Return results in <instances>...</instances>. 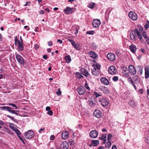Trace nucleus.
Here are the masks:
<instances>
[{
	"instance_id": "1",
	"label": "nucleus",
	"mask_w": 149,
	"mask_h": 149,
	"mask_svg": "<svg viewBox=\"0 0 149 149\" xmlns=\"http://www.w3.org/2000/svg\"><path fill=\"white\" fill-rule=\"evenodd\" d=\"M137 36L139 39L142 41V36L145 39L148 38L147 36V34L145 31H143L142 32H139V30L137 29H135L134 31H132L130 33V37L131 39L133 40H136V36Z\"/></svg>"
},
{
	"instance_id": "2",
	"label": "nucleus",
	"mask_w": 149,
	"mask_h": 149,
	"mask_svg": "<svg viewBox=\"0 0 149 149\" xmlns=\"http://www.w3.org/2000/svg\"><path fill=\"white\" fill-rule=\"evenodd\" d=\"M34 136V132L31 130L28 131L24 134L25 137L27 139H30Z\"/></svg>"
},
{
	"instance_id": "3",
	"label": "nucleus",
	"mask_w": 149,
	"mask_h": 149,
	"mask_svg": "<svg viewBox=\"0 0 149 149\" xmlns=\"http://www.w3.org/2000/svg\"><path fill=\"white\" fill-rule=\"evenodd\" d=\"M59 147L61 149H68L69 148L68 143L66 141H64L63 142H60Z\"/></svg>"
},
{
	"instance_id": "4",
	"label": "nucleus",
	"mask_w": 149,
	"mask_h": 149,
	"mask_svg": "<svg viewBox=\"0 0 149 149\" xmlns=\"http://www.w3.org/2000/svg\"><path fill=\"white\" fill-rule=\"evenodd\" d=\"M16 58L18 62L22 65H23L24 63V58L19 54H16Z\"/></svg>"
},
{
	"instance_id": "5",
	"label": "nucleus",
	"mask_w": 149,
	"mask_h": 149,
	"mask_svg": "<svg viewBox=\"0 0 149 149\" xmlns=\"http://www.w3.org/2000/svg\"><path fill=\"white\" fill-rule=\"evenodd\" d=\"M129 17L132 20L136 21L138 18L136 14L134 12H130L129 13Z\"/></svg>"
},
{
	"instance_id": "6",
	"label": "nucleus",
	"mask_w": 149,
	"mask_h": 149,
	"mask_svg": "<svg viewBox=\"0 0 149 149\" xmlns=\"http://www.w3.org/2000/svg\"><path fill=\"white\" fill-rule=\"evenodd\" d=\"M14 40L15 44L16 46H17L18 47H22V46L23 44L22 41L18 40L17 36L15 37Z\"/></svg>"
},
{
	"instance_id": "7",
	"label": "nucleus",
	"mask_w": 149,
	"mask_h": 149,
	"mask_svg": "<svg viewBox=\"0 0 149 149\" xmlns=\"http://www.w3.org/2000/svg\"><path fill=\"white\" fill-rule=\"evenodd\" d=\"M107 57V59L111 61H114L116 58L115 54L111 53H109L108 54Z\"/></svg>"
},
{
	"instance_id": "8",
	"label": "nucleus",
	"mask_w": 149,
	"mask_h": 149,
	"mask_svg": "<svg viewBox=\"0 0 149 149\" xmlns=\"http://www.w3.org/2000/svg\"><path fill=\"white\" fill-rule=\"evenodd\" d=\"M128 68L129 72L131 75H134L136 73V70L133 65H130L129 66Z\"/></svg>"
},
{
	"instance_id": "9",
	"label": "nucleus",
	"mask_w": 149,
	"mask_h": 149,
	"mask_svg": "<svg viewBox=\"0 0 149 149\" xmlns=\"http://www.w3.org/2000/svg\"><path fill=\"white\" fill-rule=\"evenodd\" d=\"M9 126L12 130L16 133L17 135H18V134H21L20 131L17 129L16 127L14 126V124L10 123L9 125Z\"/></svg>"
},
{
	"instance_id": "10",
	"label": "nucleus",
	"mask_w": 149,
	"mask_h": 149,
	"mask_svg": "<svg viewBox=\"0 0 149 149\" xmlns=\"http://www.w3.org/2000/svg\"><path fill=\"white\" fill-rule=\"evenodd\" d=\"M100 24V20L98 19H94L93 22V26L95 28L99 27Z\"/></svg>"
},
{
	"instance_id": "11",
	"label": "nucleus",
	"mask_w": 149,
	"mask_h": 149,
	"mask_svg": "<svg viewBox=\"0 0 149 149\" xmlns=\"http://www.w3.org/2000/svg\"><path fill=\"white\" fill-rule=\"evenodd\" d=\"M116 69L115 67L113 66H110L108 69L109 73L112 74H115L116 72Z\"/></svg>"
},
{
	"instance_id": "12",
	"label": "nucleus",
	"mask_w": 149,
	"mask_h": 149,
	"mask_svg": "<svg viewBox=\"0 0 149 149\" xmlns=\"http://www.w3.org/2000/svg\"><path fill=\"white\" fill-rule=\"evenodd\" d=\"M78 92L79 94L80 95L84 94L86 91V89L82 86H80L77 89Z\"/></svg>"
},
{
	"instance_id": "13",
	"label": "nucleus",
	"mask_w": 149,
	"mask_h": 149,
	"mask_svg": "<svg viewBox=\"0 0 149 149\" xmlns=\"http://www.w3.org/2000/svg\"><path fill=\"white\" fill-rule=\"evenodd\" d=\"M1 109L3 110L6 109L10 113H11L13 114H14L15 113V111L17 112H19V111L17 110L13 111L11 109V107H9L3 106L1 107Z\"/></svg>"
},
{
	"instance_id": "14",
	"label": "nucleus",
	"mask_w": 149,
	"mask_h": 149,
	"mask_svg": "<svg viewBox=\"0 0 149 149\" xmlns=\"http://www.w3.org/2000/svg\"><path fill=\"white\" fill-rule=\"evenodd\" d=\"M81 73L86 77H88L90 74L88 72V70L85 68H81Z\"/></svg>"
},
{
	"instance_id": "15",
	"label": "nucleus",
	"mask_w": 149,
	"mask_h": 149,
	"mask_svg": "<svg viewBox=\"0 0 149 149\" xmlns=\"http://www.w3.org/2000/svg\"><path fill=\"white\" fill-rule=\"evenodd\" d=\"M90 136L91 138H95L98 136V132L96 130H93L90 133Z\"/></svg>"
},
{
	"instance_id": "16",
	"label": "nucleus",
	"mask_w": 149,
	"mask_h": 149,
	"mask_svg": "<svg viewBox=\"0 0 149 149\" xmlns=\"http://www.w3.org/2000/svg\"><path fill=\"white\" fill-rule=\"evenodd\" d=\"M74 8L67 7L64 10V12L66 14H71L73 13L72 10Z\"/></svg>"
},
{
	"instance_id": "17",
	"label": "nucleus",
	"mask_w": 149,
	"mask_h": 149,
	"mask_svg": "<svg viewBox=\"0 0 149 149\" xmlns=\"http://www.w3.org/2000/svg\"><path fill=\"white\" fill-rule=\"evenodd\" d=\"M94 115L97 118H100L101 117V112L98 110H95L94 112Z\"/></svg>"
},
{
	"instance_id": "18",
	"label": "nucleus",
	"mask_w": 149,
	"mask_h": 149,
	"mask_svg": "<svg viewBox=\"0 0 149 149\" xmlns=\"http://www.w3.org/2000/svg\"><path fill=\"white\" fill-rule=\"evenodd\" d=\"M100 80L101 82L104 85H107L109 84L108 80L105 77H102Z\"/></svg>"
},
{
	"instance_id": "19",
	"label": "nucleus",
	"mask_w": 149,
	"mask_h": 149,
	"mask_svg": "<svg viewBox=\"0 0 149 149\" xmlns=\"http://www.w3.org/2000/svg\"><path fill=\"white\" fill-rule=\"evenodd\" d=\"M101 102L102 105L104 107L107 106L109 104L108 101L105 99L102 100Z\"/></svg>"
},
{
	"instance_id": "20",
	"label": "nucleus",
	"mask_w": 149,
	"mask_h": 149,
	"mask_svg": "<svg viewBox=\"0 0 149 149\" xmlns=\"http://www.w3.org/2000/svg\"><path fill=\"white\" fill-rule=\"evenodd\" d=\"M100 88L104 93L107 94L110 93V91L107 88L104 86H100Z\"/></svg>"
},
{
	"instance_id": "21",
	"label": "nucleus",
	"mask_w": 149,
	"mask_h": 149,
	"mask_svg": "<svg viewBox=\"0 0 149 149\" xmlns=\"http://www.w3.org/2000/svg\"><path fill=\"white\" fill-rule=\"evenodd\" d=\"M149 77V68L148 67L145 68V78L147 79Z\"/></svg>"
},
{
	"instance_id": "22",
	"label": "nucleus",
	"mask_w": 149,
	"mask_h": 149,
	"mask_svg": "<svg viewBox=\"0 0 149 149\" xmlns=\"http://www.w3.org/2000/svg\"><path fill=\"white\" fill-rule=\"evenodd\" d=\"M89 105L91 107H94L96 105V103L94 102L91 99H89L88 102Z\"/></svg>"
},
{
	"instance_id": "23",
	"label": "nucleus",
	"mask_w": 149,
	"mask_h": 149,
	"mask_svg": "<svg viewBox=\"0 0 149 149\" xmlns=\"http://www.w3.org/2000/svg\"><path fill=\"white\" fill-rule=\"evenodd\" d=\"M62 138L64 139H67L69 136L68 133L67 132H65L62 133Z\"/></svg>"
},
{
	"instance_id": "24",
	"label": "nucleus",
	"mask_w": 149,
	"mask_h": 149,
	"mask_svg": "<svg viewBox=\"0 0 149 149\" xmlns=\"http://www.w3.org/2000/svg\"><path fill=\"white\" fill-rule=\"evenodd\" d=\"M90 56L93 58H96L97 57V55L95 53L92 51H91L89 52Z\"/></svg>"
},
{
	"instance_id": "25",
	"label": "nucleus",
	"mask_w": 149,
	"mask_h": 149,
	"mask_svg": "<svg viewBox=\"0 0 149 149\" xmlns=\"http://www.w3.org/2000/svg\"><path fill=\"white\" fill-rule=\"evenodd\" d=\"M107 134H103L101 137H99V139L103 141V143H104L106 141Z\"/></svg>"
},
{
	"instance_id": "26",
	"label": "nucleus",
	"mask_w": 149,
	"mask_h": 149,
	"mask_svg": "<svg viewBox=\"0 0 149 149\" xmlns=\"http://www.w3.org/2000/svg\"><path fill=\"white\" fill-rule=\"evenodd\" d=\"M92 73L93 75L97 76L99 74V72L98 70H97L96 68H94L93 69L92 71Z\"/></svg>"
},
{
	"instance_id": "27",
	"label": "nucleus",
	"mask_w": 149,
	"mask_h": 149,
	"mask_svg": "<svg viewBox=\"0 0 149 149\" xmlns=\"http://www.w3.org/2000/svg\"><path fill=\"white\" fill-rule=\"evenodd\" d=\"M93 146H95L97 145L99 143V142L97 140H93L91 141Z\"/></svg>"
},
{
	"instance_id": "28",
	"label": "nucleus",
	"mask_w": 149,
	"mask_h": 149,
	"mask_svg": "<svg viewBox=\"0 0 149 149\" xmlns=\"http://www.w3.org/2000/svg\"><path fill=\"white\" fill-rule=\"evenodd\" d=\"M123 71L122 72L123 74L125 75H127L129 72L127 68L125 67H123Z\"/></svg>"
},
{
	"instance_id": "29",
	"label": "nucleus",
	"mask_w": 149,
	"mask_h": 149,
	"mask_svg": "<svg viewBox=\"0 0 149 149\" xmlns=\"http://www.w3.org/2000/svg\"><path fill=\"white\" fill-rule=\"evenodd\" d=\"M75 74L76 77L77 78L80 79L84 77L83 76L81 75V74H80L79 72H76Z\"/></svg>"
},
{
	"instance_id": "30",
	"label": "nucleus",
	"mask_w": 149,
	"mask_h": 149,
	"mask_svg": "<svg viewBox=\"0 0 149 149\" xmlns=\"http://www.w3.org/2000/svg\"><path fill=\"white\" fill-rule=\"evenodd\" d=\"M66 61L67 63H69L71 61L70 57L69 56H66L64 58Z\"/></svg>"
},
{
	"instance_id": "31",
	"label": "nucleus",
	"mask_w": 149,
	"mask_h": 149,
	"mask_svg": "<svg viewBox=\"0 0 149 149\" xmlns=\"http://www.w3.org/2000/svg\"><path fill=\"white\" fill-rule=\"evenodd\" d=\"M129 104L132 107H135L136 105L135 102L133 100H130L129 102Z\"/></svg>"
},
{
	"instance_id": "32",
	"label": "nucleus",
	"mask_w": 149,
	"mask_h": 149,
	"mask_svg": "<svg viewBox=\"0 0 149 149\" xmlns=\"http://www.w3.org/2000/svg\"><path fill=\"white\" fill-rule=\"evenodd\" d=\"M95 5V3L93 2H91L89 3L88 6V7L90 8H93Z\"/></svg>"
},
{
	"instance_id": "33",
	"label": "nucleus",
	"mask_w": 149,
	"mask_h": 149,
	"mask_svg": "<svg viewBox=\"0 0 149 149\" xmlns=\"http://www.w3.org/2000/svg\"><path fill=\"white\" fill-rule=\"evenodd\" d=\"M130 48L131 52L133 53H135L136 49V47H130Z\"/></svg>"
},
{
	"instance_id": "34",
	"label": "nucleus",
	"mask_w": 149,
	"mask_h": 149,
	"mask_svg": "<svg viewBox=\"0 0 149 149\" xmlns=\"http://www.w3.org/2000/svg\"><path fill=\"white\" fill-rule=\"evenodd\" d=\"M20 134H18L17 135L19 139L22 141L24 144H25V142L24 140V137L23 136H19Z\"/></svg>"
},
{
	"instance_id": "35",
	"label": "nucleus",
	"mask_w": 149,
	"mask_h": 149,
	"mask_svg": "<svg viewBox=\"0 0 149 149\" xmlns=\"http://www.w3.org/2000/svg\"><path fill=\"white\" fill-rule=\"evenodd\" d=\"M94 31H87L86 32V34H88L93 35L94 33Z\"/></svg>"
},
{
	"instance_id": "36",
	"label": "nucleus",
	"mask_w": 149,
	"mask_h": 149,
	"mask_svg": "<svg viewBox=\"0 0 149 149\" xmlns=\"http://www.w3.org/2000/svg\"><path fill=\"white\" fill-rule=\"evenodd\" d=\"M132 78H133V79L134 80V81L135 82L137 81L139 79V77H138V76L136 75L133 76V77Z\"/></svg>"
},
{
	"instance_id": "37",
	"label": "nucleus",
	"mask_w": 149,
	"mask_h": 149,
	"mask_svg": "<svg viewBox=\"0 0 149 149\" xmlns=\"http://www.w3.org/2000/svg\"><path fill=\"white\" fill-rule=\"evenodd\" d=\"M127 81L130 84H131L134 82L132 80V78L130 77L128 78L127 79Z\"/></svg>"
},
{
	"instance_id": "38",
	"label": "nucleus",
	"mask_w": 149,
	"mask_h": 149,
	"mask_svg": "<svg viewBox=\"0 0 149 149\" xmlns=\"http://www.w3.org/2000/svg\"><path fill=\"white\" fill-rule=\"evenodd\" d=\"M94 68H96L97 70L99 71L101 68V66L99 64H96Z\"/></svg>"
},
{
	"instance_id": "39",
	"label": "nucleus",
	"mask_w": 149,
	"mask_h": 149,
	"mask_svg": "<svg viewBox=\"0 0 149 149\" xmlns=\"http://www.w3.org/2000/svg\"><path fill=\"white\" fill-rule=\"evenodd\" d=\"M112 136V135L111 134H109L108 135L107 140L108 141H110L111 139V137Z\"/></svg>"
},
{
	"instance_id": "40",
	"label": "nucleus",
	"mask_w": 149,
	"mask_h": 149,
	"mask_svg": "<svg viewBox=\"0 0 149 149\" xmlns=\"http://www.w3.org/2000/svg\"><path fill=\"white\" fill-rule=\"evenodd\" d=\"M69 40L71 43L72 46H73V47H75L76 45L74 42L73 40Z\"/></svg>"
},
{
	"instance_id": "41",
	"label": "nucleus",
	"mask_w": 149,
	"mask_h": 149,
	"mask_svg": "<svg viewBox=\"0 0 149 149\" xmlns=\"http://www.w3.org/2000/svg\"><path fill=\"white\" fill-rule=\"evenodd\" d=\"M111 145V142L110 141H109L107 143V145H106V147L108 148H109Z\"/></svg>"
},
{
	"instance_id": "42",
	"label": "nucleus",
	"mask_w": 149,
	"mask_h": 149,
	"mask_svg": "<svg viewBox=\"0 0 149 149\" xmlns=\"http://www.w3.org/2000/svg\"><path fill=\"white\" fill-rule=\"evenodd\" d=\"M9 105H10V106H11L14 107H15V109H17V106H16V105L14 104H13V103H9Z\"/></svg>"
},
{
	"instance_id": "43",
	"label": "nucleus",
	"mask_w": 149,
	"mask_h": 149,
	"mask_svg": "<svg viewBox=\"0 0 149 149\" xmlns=\"http://www.w3.org/2000/svg\"><path fill=\"white\" fill-rule=\"evenodd\" d=\"M57 91L56 92V93L57 95L58 96H60L61 95V92L60 91V89H58Z\"/></svg>"
},
{
	"instance_id": "44",
	"label": "nucleus",
	"mask_w": 149,
	"mask_h": 149,
	"mask_svg": "<svg viewBox=\"0 0 149 149\" xmlns=\"http://www.w3.org/2000/svg\"><path fill=\"white\" fill-rule=\"evenodd\" d=\"M7 116L13 120L15 122L16 121V120L13 117H12L10 115H8Z\"/></svg>"
},
{
	"instance_id": "45",
	"label": "nucleus",
	"mask_w": 149,
	"mask_h": 149,
	"mask_svg": "<svg viewBox=\"0 0 149 149\" xmlns=\"http://www.w3.org/2000/svg\"><path fill=\"white\" fill-rule=\"evenodd\" d=\"M149 27V22H148L146 25H145L144 27L146 30Z\"/></svg>"
},
{
	"instance_id": "46",
	"label": "nucleus",
	"mask_w": 149,
	"mask_h": 149,
	"mask_svg": "<svg viewBox=\"0 0 149 149\" xmlns=\"http://www.w3.org/2000/svg\"><path fill=\"white\" fill-rule=\"evenodd\" d=\"M118 77L117 76H114L113 77V80L114 81H116L118 80Z\"/></svg>"
},
{
	"instance_id": "47",
	"label": "nucleus",
	"mask_w": 149,
	"mask_h": 149,
	"mask_svg": "<svg viewBox=\"0 0 149 149\" xmlns=\"http://www.w3.org/2000/svg\"><path fill=\"white\" fill-rule=\"evenodd\" d=\"M48 114L50 116H51V115H52L53 113V112L52 111L50 110L48 111Z\"/></svg>"
},
{
	"instance_id": "48",
	"label": "nucleus",
	"mask_w": 149,
	"mask_h": 149,
	"mask_svg": "<svg viewBox=\"0 0 149 149\" xmlns=\"http://www.w3.org/2000/svg\"><path fill=\"white\" fill-rule=\"evenodd\" d=\"M87 89L89 90L90 88L88 86V84L86 83H85L84 86Z\"/></svg>"
},
{
	"instance_id": "49",
	"label": "nucleus",
	"mask_w": 149,
	"mask_h": 149,
	"mask_svg": "<svg viewBox=\"0 0 149 149\" xmlns=\"http://www.w3.org/2000/svg\"><path fill=\"white\" fill-rule=\"evenodd\" d=\"M132 85L134 86V89L136 90L137 89L136 87L134 82L131 84Z\"/></svg>"
},
{
	"instance_id": "50",
	"label": "nucleus",
	"mask_w": 149,
	"mask_h": 149,
	"mask_svg": "<svg viewBox=\"0 0 149 149\" xmlns=\"http://www.w3.org/2000/svg\"><path fill=\"white\" fill-rule=\"evenodd\" d=\"M146 40L145 42V43L146 44H149V39L148 38H147L146 39H145Z\"/></svg>"
},
{
	"instance_id": "51",
	"label": "nucleus",
	"mask_w": 149,
	"mask_h": 149,
	"mask_svg": "<svg viewBox=\"0 0 149 149\" xmlns=\"http://www.w3.org/2000/svg\"><path fill=\"white\" fill-rule=\"evenodd\" d=\"M139 72L141 74L142 73V68L141 67L139 69Z\"/></svg>"
},
{
	"instance_id": "52",
	"label": "nucleus",
	"mask_w": 149,
	"mask_h": 149,
	"mask_svg": "<svg viewBox=\"0 0 149 149\" xmlns=\"http://www.w3.org/2000/svg\"><path fill=\"white\" fill-rule=\"evenodd\" d=\"M46 109L47 111H49L51 109V108L49 107L48 106L46 107Z\"/></svg>"
},
{
	"instance_id": "53",
	"label": "nucleus",
	"mask_w": 149,
	"mask_h": 149,
	"mask_svg": "<svg viewBox=\"0 0 149 149\" xmlns=\"http://www.w3.org/2000/svg\"><path fill=\"white\" fill-rule=\"evenodd\" d=\"M139 32H140L141 31V32H142L143 31V28L142 27H140L139 28Z\"/></svg>"
},
{
	"instance_id": "54",
	"label": "nucleus",
	"mask_w": 149,
	"mask_h": 149,
	"mask_svg": "<svg viewBox=\"0 0 149 149\" xmlns=\"http://www.w3.org/2000/svg\"><path fill=\"white\" fill-rule=\"evenodd\" d=\"M44 11L42 10H41L39 12V13L40 14H43L44 13Z\"/></svg>"
},
{
	"instance_id": "55",
	"label": "nucleus",
	"mask_w": 149,
	"mask_h": 149,
	"mask_svg": "<svg viewBox=\"0 0 149 149\" xmlns=\"http://www.w3.org/2000/svg\"><path fill=\"white\" fill-rule=\"evenodd\" d=\"M95 97L96 98H97V97H98L99 96H100L101 95L98 94V93H95Z\"/></svg>"
},
{
	"instance_id": "56",
	"label": "nucleus",
	"mask_w": 149,
	"mask_h": 149,
	"mask_svg": "<svg viewBox=\"0 0 149 149\" xmlns=\"http://www.w3.org/2000/svg\"><path fill=\"white\" fill-rule=\"evenodd\" d=\"M54 139V136L53 135H52L50 136V139L51 140H53Z\"/></svg>"
},
{
	"instance_id": "57",
	"label": "nucleus",
	"mask_w": 149,
	"mask_h": 149,
	"mask_svg": "<svg viewBox=\"0 0 149 149\" xmlns=\"http://www.w3.org/2000/svg\"><path fill=\"white\" fill-rule=\"evenodd\" d=\"M43 58L45 59H47V56L46 55H45L43 56Z\"/></svg>"
},
{
	"instance_id": "58",
	"label": "nucleus",
	"mask_w": 149,
	"mask_h": 149,
	"mask_svg": "<svg viewBox=\"0 0 149 149\" xmlns=\"http://www.w3.org/2000/svg\"><path fill=\"white\" fill-rule=\"evenodd\" d=\"M48 45L49 46H51L52 45V43L51 41H50L48 42Z\"/></svg>"
},
{
	"instance_id": "59",
	"label": "nucleus",
	"mask_w": 149,
	"mask_h": 149,
	"mask_svg": "<svg viewBox=\"0 0 149 149\" xmlns=\"http://www.w3.org/2000/svg\"><path fill=\"white\" fill-rule=\"evenodd\" d=\"M44 129H45V128L44 127L43 128H41L40 129V130H39V132L40 133H41V131L44 130Z\"/></svg>"
},
{
	"instance_id": "60",
	"label": "nucleus",
	"mask_w": 149,
	"mask_h": 149,
	"mask_svg": "<svg viewBox=\"0 0 149 149\" xmlns=\"http://www.w3.org/2000/svg\"><path fill=\"white\" fill-rule=\"evenodd\" d=\"M139 92L140 93H142L143 92V90L142 89H140L139 90Z\"/></svg>"
},
{
	"instance_id": "61",
	"label": "nucleus",
	"mask_w": 149,
	"mask_h": 149,
	"mask_svg": "<svg viewBox=\"0 0 149 149\" xmlns=\"http://www.w3.org/2000/svg\"><path fill=\"white\" fill-rule=\"evenodd\" d=\"M24 47H18V49L20 51L22 50Z\"/></svg>"
},
{
	"instance_id": "62",
	"label": "nucleus",
	"mask_w": 149,
	"mask_h": 149,
	"mask_svg": "<svg viewBox=\"0 0 149 149\" xmlns=\"http://www.w3.org/2000/svg\"><path fill=\"white\" fill-rule=\"evenodd\" d=\"M4 124V123L0 120V125H3Z\"/></svg>"
},
{
	"instance_id": "63",
	"label": "nucleus",
	"mask_w": 149,
	"mask_h": 149,
	"mask_svg": "<svg viewBox=\"0 0 149 149\" xmlns=\"http://www.w3.org/2000/svg\"><path fill=\"white\" fill-rule=\"evenodd\" d=\"M112 149H117V148L115 145H113L112 147Z\"/></svg>"
},
{
	"instance_id": "64",
	"label": "nucleus",
	"mask_w": 149,
	"mask_h": 149,
	"mask_svg": "<svg viewBox=\"0 0 149 149\" xmlns=\"http://www.w3.org/2000/svg\"><path fill=\"white\" fill-rule=\"evenodd\" d=\"M57 42H59L61 43H62L63 42L60 39H58L57 40Z\"/></svg>"
}]
</instances>
